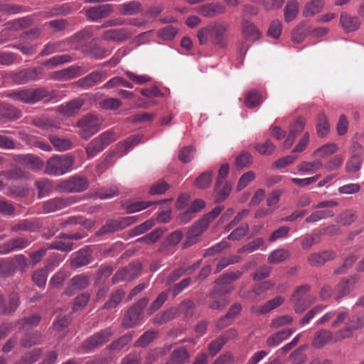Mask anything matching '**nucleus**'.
Instances as JSON below:
<instances>
[{
    "instance_id": "nucleus-23",
    "label": "nucleus",
    "mask_w": 364,
    "mask_h": 364,
    "mask_svg": "<svg viewBox=\"0 0 364 364\" xmlns=\"http://www.w3.org/2000/svg\"><path fill=\"white\" fill-rule=\"evenodd\" d=\"M225 6L220 3H209L199 6L197 12L206 18H213L225 12Z\"/></svg>"
},
{
    "instance_id": "nucleus-52",
    "label": "nucleus",
    "mask_w": 364,
    "mask_h": 364,
    "mask_svg": "<svg viewBox=\"0 0 364 364\" xmlns=\"http://www.w3.org/2000/svg\"><path fill=\"white\" fill-rule=\"evenodd\" d=\"M36 186L38 190V196L39 198L48 196L53 188V181L48 178L36 181Z\"/></svg>"
},
{
    "instance_id": "nucleus-31",
    "label": "nucleus",
    "mask_w": 364,
    "mask_h": 364,
    "mask_svg": "<svg viewBox=\"0 0 364 364\" xmlns=\"http://www.w3.org/2000/svg\"><path fill=\"white\" fill-rule=\"evenodd\" d=\"M89 277L85 274H79L73 277L65 289V294L71 295L74 290H82L88 286Z\"/></svg>"
},
{
    "instance_id": "nucleus-2",
    "label": "nucleus",
    "mask_w": 364,
    "mask_h": 364,
    "mask_svg": "<svg viewBox=\"0 0 364 364\" xmlns=\"http://www.w3.org/2000/svg\"><path fill=\"white\" fill-rule=\"evenodd\" d=\"M228 28V25L225 23H216L200 28L197 34L200 44H207L210 38L214 45L222 48H225L228 45L225 33Z\"/></svg>"
},
{
    "instance_id": "nucleus-25",
    "label": "nucleus",
    "mask_w": 364,
    "mask_h": 364,
    "mask_svg": "<svg viewBox=\"0 0 364 364\" xmlns=\"http://www.w3.org/2000/svg\"><path fill=\"white\" fill-rule=\"evenodd\" d=\"M232 290V285L226 281L222 276L215 280V286L208 293V297H215L216 296L223 297V296L230 293Z\"/></svg>"
},
{
    "instance_id": "nucleus-30",
    "label": "nucleus",
    "mask_w": 364,
    "mask_h": 364,
    "mask_svg": "<svg viewBox=\"0 0 364 364\" xmlns=\"http://www.w3.org/2000/svg\"><path fill=\"white\" fill-rule=\"evenodd\" d=\"M336 257V252L332 250H326L321 252H314L309 255L308 261L312 266H321L327 261Z\"/></svg>"
},
{
    "instance_id": "nucleus-16",
    "label": "nucleus",
    "mask_w": 364,
    "mask_h": 364,
    "mask_svg": "<svg viewBox=\"0 0 364 364\" xmlns=\"http://www.w3.org/2000/svg\"><path fill=\"white\" fill-rule=\"evenodd\" d=\"M42 75V68H29L15 73L12 75V80L17 85L26 84L30 81L38 80Z\"/></svg>"
},
{
    "instance_id": "nucleus-33",
    "label": "nucleus",
    "mask_w": 364,
    "mask_h": 364,
    "mask_svg": "<svg viewBox=\"0 0 364 364\" xmlns=\"http://www.w3.org/2000/svg\"><path fill=\"white\" fill-rule=\"evenodd\" d=\"M118 11L123 16L136 15L143 11L142 4L136 0H132L119 5Z\"/></svg>"
},
{
    "instance_id": "nucleus-42",
    "label": "nucleus",
    "mask_w": 364,
    "mask_h": 364,
    "mask_svg": "<svg viewBox=\"0 0 364 364\" xmlns=\"http://www.w3.org/2000/svg\"><path fill=\"white\" fill-rule=\"evenodd\" d=\"M41 343V335L37 331L24 333L20 339L21 346L25 348H30L33 346L40 344Z\"/></svg>"
},
{
    "instance_id": "nucleus-55",
    "label": "nucleus",
    "mask_w": 364,
    "mask_h": 364,
    "mask_svg": "<svg viewBox=\"0 0 364 364\" xmlns=\"http://www.w3.org/2000/svg\"><path fill=\"white\" fill-rule=\"evenodd\" d=\"M196 149L192 146L182 147L178 155V159L183 164H187L191 161L196 154Z\"/></svg>"
},
{
    "instance_id": "nucleus-51",
    "label": "nucleus",
    "mask_w": 364,
    "mask_h": 364,
    "mask_svg": "<svg viewBox=\"0 0 364 364\" xmlns=\"http://www.w3.org/2000/svg\"><path fill=\"white\" fill-rule=\"evenodd\" d=\"M213 172L207 171L200 173L195 181V185L200 189H205L208 188L213 179Z\"/></svg>"
},
{
    "instance_id": "nucleus-20",
    "label": "nucleus",
    "mask_w": 364,
    "mask_h": 364,
    "mask_svg": "<svg viewBox=\"0 0 364 364\" xmlns=\"http://www.w3.org/2000/svg\"><path fill=\"white\" fill-rule=\"evenodd\" d=\"M92 36L91 31L82 29L73 36H72L69 41L70 43H75V48L81 50L84 53H87L90 50V41Z\"/></svg>"
},
{
    "instance_id": "nucleus-48",
    "label": "nucleus",
    "mask_w": 364,
    "mask_h": 364,
    "mask_svg": "<svg viewBox=\"0 0 364 364\" xmlns=\"http://www.w3.org/2000/svg\"><path fill=\"white\" fill-rule=\"evenodd\" d=\"M316 124V132L319 136H326L330 129V124L326 115L321 112L318 114Z\"/></svg>"
},
{
    "instance_id": "nucleus-61",
    "label": "nucleus",
    "mask_w": 364,
    "mask_h": 364,
    "mask_svg": "<svg viewBox=\"0 0 364 364\" xmlns=\"http://www.w3.org/2000/svg\"><path fill=\"white\" fill-rule=\"evenodd\" d=\"M249 230V225L247 223H244L232 230L228 236V239L230 240H239L245 237Z\"/></svg>"
},
{
    "instance_id": "nucleus-1",
    "label": "nucleus",
    "mask_w": 364,
    "mask_h": 364,
    "mask_svg": "<svg viewBox=\"0 0 364 364\" xmlns=\"http://www.w3.org/2000/svg\"><path fill=\"white\" fill-rule=\"evenodd\" d=\"M5 96L14 101L26 105H34L41 101L49 102L56 96L55 91H50L45 87L37 88H21L9 91Z\"/></svg>"
},
{
    "instance_id": "nucleus-64",
    "label": "nucleus",
    "mask_w": 364,
    "mask_h": 364,
    "mask_svg": "<svg viewBox=\"0 0 364 364\" xmlns=\"http://www.w3.org/2000/svg\"><path fill=\"white\" fill-rule=\"evenodd\" d=\"M228 341V337L225 335H221L215 340L213 341L208 346L210 353L214 356L223 347Z\"/></svg>"
},
{
    "instance_id": "nucleus-56",
    "label": "nucleus",
    "mask_w": 364,
    "mask_h": 364,
    "mask_svg": "<svg viewBox=\"0 0 364 364\" xmlns=\"http://www.w3.org/2000/svg\"><path fill=\"white\" fill-rule=\"evenodd\" d=\"M334 213L331 210H316L314 211L309 216H308L305 221L308 223H316L322 219L331 218Z\"/></svg>"
},
{
    "instance_id": "nucleus-29",
    "label": "nucleus",
    "mask_w": 364,
    "mask_h": 364,
    "mask_svg": "<svg viewBox=\"0 0 364 364\" xmlns=\"http://www.w3.org/2000/svg\"><path fill=\"white\" fill-rule=\"evenodd\" d=\"M21 117V112L15 106L0 102V119H6L10 121H14Z\"/></svg>"
},
{
    "instance_id": "nucleus-58",
    "label": "nucleus",
    "mask_w": 364,
    "mask_h": 364,
    "mask_svg": "<svg viewBox=\"0 0 364 364\" xmlns=\"http://www.w3.org/2000/svg\"><path fill=\"white\" fill-rule=\"evenodd\" d=\"M164 232L161 228H156L151 232L136 240L137 242H144L151 245L156 242L163 235Z\"/></svg>"
},
{
    "instance_id": "nucleus-8",
    "label": "nucleus",
    "mask_w": 364,
    "mask_h": 364,
    "mask_svg": "<svg viewBox=\"0 0 364 364\" xmlns=\"http://www.w3.org/2000/svg\"><path fill=\"white\" fill-rule=\"evenodd\" d=\"M310 286L303 284L298 287L292 295L294 309L296 313H302L315 301V296L309 294Z\"/></svg>"
},
{
    "instance_id": "nucleus-14",
    "label": "nucleus",
    "mask_w": 364,
    "mask_h": 364,
    "mask_svg": "<svg viewBox=\"0 0 364 364\" xmlns=\"http://www.w3.org/2000/svg\"><path fill=\"white\" fill-rule=\"evenodd\" d=\"M76 202L75 197H55L43 202L42 208L44 213H49L62 210Z\"/></svg>"
},
{
    "instance_id": "nucleus-18",
    "label": "nucleus",
    "mask_w": 364,
    "mask_h": 364,
    "mask_svg": "<svg viewBox=\"0 0 364 364\" xmlns=\"http://www.w3.org/2000/svg\"><path fill=\"white\" fill-rule=\"evenodd\" d=\"M113 11L112 4H102L85 9V15L88 21L93 22L107 18Z\"/></svg>"
},
{
    "instance_id": "nucleus-3",
    "label": "nucleus",
    "mask_w": 364,
    "mask_h": 364,
    "mask_svg": "<svg viewBox=\"0 0 364 364\" xmlns=\"http://www.w3.org/2000/svg\"><path fill=\"white\" fill-rule=\"evenodd\" d=\"M75 157L70 154L53 155L46 163L44 173L59 176L70 172L74 166Z\"/></svg>"
},
{
    "instance_id": "nucleus-9",
    "label": "nucleus",
    "mask_w": 364,
    "mask_h": 364,
    "mask_svg": "<svg viewBox=\"0 0 364 364\" xmlns=\"http://www.w3.org/2000/svg\"><path fill=\"white\" fill-rule=\"evenodd\" d=\"M27 266V259L23 255H18L9 260H0V277H9L16 270L23 271Z\"/></svg>"
},
{
    "instance_id": "nucleus-34",
    "label": "nucleus",
    "mask_w": 364,
    "mask_h": 364,
    "mask_svg": "<svg viewBox=\"0 0 364 364\" xmlns=\"http://www.w3.org/2000/svg\"><path fill=\"white\" fill-rule=\"evenodd\" d=\"M102 74L101 72L93 71L87 75L79 79L75 82V84L78 87L84 89L90 88L101 82Z\"/></svg>"
},
{
    "instance_id": "nucleus-6",
    "label": "nucleus",
    "mask_w": 364,
    "mask_h": 364,
    "mask_svg": "<svg viewBox=\"0 0 364 364\" xmlns=\"http://www.w3.org/2000/svg\"><path fill=\"white\" fill-rule=\"evenodd\" d=\"M115 140L116 137L113 131L107 130L102 132L98 136L90 141L85 147L87 156L89 159L95 156Z\"/></svg>"
},
{
    "instance_id": "nucleus-45",
    "label": "nucleus",
    "mask_w": 364,
    "mask_h": 364,
    "mask_svg": "<svg viewBox=\"0 0 364 364\" xmlns=\"http://www.w3.org/2000/svg\"><path fill=\"white\" fill-rule=\"evenodd\" d=\"M323 5V0H311L305 4L303 9V16L309 17L319 13Z\"/></svg>"
},
{
    "instance_id": "nucleus-10",
    "label": "nucleus",
    "mask_w": 364,
    "mask_h": 364,
    "mask_svg": "<svg viewBox=\"0 0 364 364\" xmlns=\"http://www.w3.org/2000/svg\"><path fill=\"white\" fill-rule=\"evenodd\" d=\"M141 271V264L138 262H133L128 266L119 269L112 278L113 284L122 281H131L139 277Z\"/></svg>"
},
{
    "instance_id": "nucleus-39",
    "label": "nucleus",
    "mask_w": 364,
    "mask_h": 364,
    "mask_svg": "<svg viewBox=\"0 0 364 364\" xmlns=\"http://www.w3.org/2000/svg\"><path fill=\"white\" fill-rule=\"evenodd\" d=\"M263 100L262 93L256 90H251L247 92L245 96V105L252 109L259 105Z\"/></svg>"
},
{
    "instance_id": "nucleus-11",
    "label": "nucleus",
    "mask_w": 364,
    "mask_h": 364,
    "mask_svg": "<svg viewBox=\"0 0 364 364\" xmlns=\"http://www.w3.org/2000/svg\"><path fill=\"white\" fill-rule=\"evenodd\" d=\"M113 335L111 327L102 329L87 338L82 344L86 350H91L108 342Z\"/></svg>"
},
{
    "instance_id": "nucleus-54",
    "label": "nucleus",
    "mask_w": 364,
    "mask_h": 364,
    "mask_svg": "<svg viewBox=\"0 0 364 364\" xmlns=\"http://www.w3.org/2000/svg\"><path fill=\"white\" fill-rule=\"evenodd\" d=\"M156 331H147L144 332L134 343L135 347L144 348L151 343L156 337Z\"/></svg>"
},
{
    "instance_id": "nucleus-57",
    "label": "nucleus",
    "mask_w": 364,
    "mask_h": 364,
    "mask_svg": "<svg viewBox=\"0 0 364 364\" xmlns=\"http://www.w3.org/2000/svg\"><path fill=\"white\" fill-rule=\"evenodd\" d=\"M28 192V188L24 185H11L7 188V195L11 197L23 198Z\"/></svg>"
},
{
    "instance_id": "nucleus-12",
    "label": "nucleus",
    "mask_w": 364,
    "mask_h": 364,
    "mask_svg": "<svg viewBox=\"0 0 364 364\" xmlns=\"http://www.w3.org/2000/svg\"><path fill=\"white\" fill-rule=\"evenodd\" d=\"M364 326V314L353 316L346 323L345 326L336 332L335 341L350 337L355 331Z\"/></svg>"
},
{
    "instance_id": "nucleus-53",
    "label": "nucleus",
    "mask_w": 364,
    "mask_h": 364,
    "mask_svg": "<svg viewBox=\"0 0 364 364\" xmlns=\"http://www.w3.org/2000/svg\"><path fill=\"white\" fill-rule=\"evenodd\" d=\"M338 147L335 143L326 144L321 147L316 149L314 152V156H319L321 158H325L336 153Z\"/></svg>"
},
{
    "instance_id": "nucleus-50",
    "label": "nucleus",
    "mask_w": 364,
    "mask_h": 364,
    "mask_svg": "<svg viewBox=\"0 0 364 364\" xmlns=\"http://www.w3.org/2000/svg\"><path fill=\"white\" fill-rule=\"evenodd\" d=\"M299 12V3L296 0H289L284 8V19L286 22L293 21Z\"/></svg>"
},
{
    "instance_id": "nucleus-32",
    "label": "nucleus",
    "mask_w": 364,
    "mask_h": 364,
    "mask_svg": "<svg viewBox=\"0 0 364 364\" xmlns=\"http://www.w3.org/2000/svg\"><path fill=\"white\" fill-rule=\"evenodd\" d=\"M31 123L32 125L46 131H52L60 128V124L57 121L45 116L33 117Z\"/></svg>"
},
{
    "instance_id": "nucleus-28",
    "label": "nucleus",
    "mask_w": 364,
    "mask_h": 364,
    "mask_svg": "<svg viewBox=\"0 0 364 364\" xmlns=\"http://www.w3.org/2000/svg\"><path fill=\"white\" fill-rule=\"evenodd\" d=\"M0 176L4 177L8 181H21L29 179L30 173L28 171L16 166L11 169L1 171Z\"/></svg>"
},
{
    "instance_id": "nucleus-46",
    "label": "nucleus",
    "mask_w": 364,
    "mask_h": 364,
    "mask_svg": "<svg viewBox=\"0 0 364 364\" xmlns=\"http://www.w3.org/2000/svg\"><path fill=\"white\" fill-rule=\"evenodd\" d=\"M189 358L190 355L187 350L184 347H182L175 349L172 352L168 362L173 364H184L189 361Z\"/></svg>"
},
{
    "instance_id": "nucleus-37",
    "label": "nucleus",
    "mask_w": 364,
    "mask_h": 364,
    "mask_svg": "<svg viewBox=\"0 0 364 364\" xmlns=\"http://www.w3.org/2000/svg\"><path fill=\"white\" fill-rule=\"evenodd\" d=\"M340 24L346 32H353L359 28L360 21L358 17L342 13L340 18Z\"/></svg>"
},
{
    "instance_id": "nucleus-19",
    "label": "nucleus",
    "mask_w": 364,
    "mask_h": 364,
    "mask_svg": "<svg viewBox=\"0 0 364 364\" xmlns=\"http://www.w3.org/2000/svg\"><path fill=\"white\" fill-rule=\"evenodd\" d=\"M92 259L90 246H85L71 255L70 264L72 268L77 269L89 264Z\"/></svg>"
},
{
    "instance_id": "nucleus-44",
    "label": "nucleus",
    "mask_w": 364,
    "mask_h": 364,
    "mask_svg": "<svg viewBox=\"0 0 364 364\" xmlns=\"http://www.w3.org/2000/svg\"><path fill=\"white\" fill-rule=\"evenodd\" d=\"M357 212L353 209H346L336 218V223L343 226L351 225L357 220Z\"/></svg>"
},
{
    "instance_id": "nucleus-41",
    "label": "nucleus",
    "mask_w": 364,
    "mask_h": 364,
    "mask_svg": "<svg viewBox=\"0 0 364 364\" xmlns=\"http://www.w3.org/2000/svg\"><path fill=\"white\" fill-rule=\"evenodd\" d=\"M48 139L53 146L54 149L58 151H65L69 150L73 146V143L70 139L59 137L57 135H49Z\"/></svg>"
},
{
    "instance_id": "nucleus-17",
    "label": "nucleus",
    "mask_w": 364,
    "mask_h": 364,
    "mask_svg": "<svg viewBox=\"0 0 364 364\" xmlns=\"http://www.w3.org/2000/svg\"><path fill=\"white\" fill-rule=\"evenodd\" d=\"M11 157L13 161L16 164L26 166L34 171L40 170L44 166L43 161L35 154H12Z\"/></svg>"
},
{
    "instance_id": "nucleus-62",
    "label": "nucleus",
    "mask_w": 364,
    "mask_h": 364,
    "mask_svg": "<svg viewBox=\"0 0 364 364\" xmlns=\"http://www.w3.org/2000/svg\"><path fill=\"white\" fill-rule=\"evenodd\" d=\"M195 304L191 299H185L178 306L179 312L186 318L191 317L194 314Z\"/></svg>"
},
{
    "instance_id": "nucleus-7",
    "label": "nucleus",
    "mask_w": 364,
    "mask_h": 364,
    "mask_svg": "<svg viewBox=\"0 0 364 364\" xmlns=\"http://www.w3.org/2000/svg\"><path fill=\"white\" fill-rule=\"evenodd\" d=\"M102 122L100 118L94 114H87L80 119L77 127L80 128V136L87 140L101 129Z\"/></svg>"
},
{
    "instance_id": "nucleus-4",
    "label": "nucleus",
    "mask_w": 364,
    "mask_h": 364,
    "mask_svg": "<svg viewBox=\"0 0 364 364\" xmlns=\"http://www.w3.org/2000/svg\"><path fill=\"white\" fill-rule=\"evenodd\" d=\"M88 188V179L78 174L60 181L55 187V191L60 193H79L85 191Z\"/></svg>"
},
{
    "instance_id": "nucleus-5",
    "label": "nucleus",
    "mask_w": 364,
    "mask_h": 364,
    "mask_svg": "<svg viewBox=\"0 0 364 364\" xmlns=\"http://www.w3.org/2000/svg\"><path fill=\"white\" fill-rule=\"evenodd\" d=\"M149 303V299L144 297L132 305L124 315L122 325L125 328H131L138 325L143 319V311Z\"/></svg>"
},
{
    "instance_id": "nucleus-15",
    "label": "nucleus",
    "mask_w": 364,
    "mask_h": 364,
    "mask_svg": "<svg viewBox=\"0 0 364 364\" xmlns=\"http://www.w3.org/2000/svg\"><path fill=\"white\" fill-rule=\"evenodd\" d=\"M208 225L201 218L196 221L189 228L187 232L186 241L183 244V248H188L199 240V237L208 228Z\"/></svg>"
},
{
    "instance_id": "nucleus-27",
    "label": "nucleus",
    "mask_w": 364,
    "mask_h": 364,
    "mask_svg": "<svg viewBox=\"0 0 364 364\" xmlns=\"http://www.w3.org/2000/svg\"><path fill=\"white\" fill-rule=\"evenodd\" d=\"M232 188V184L228 181H226L224 185L223 182L215 181L213 189L215 203H219L225 200L230 194Z\"/></svg>"
},
{
    "instance_id": "nucleus-49",
    "label": "nucleus",
    "mask_w": 364,
    "mask_h": 364,
    "mask_svg": "<svg viewBox=\"0 0 364 364\" xmlns=\"http://www.w3.org/2000/svg\"><path fill=\"white\" fill-rule=\"evenodd\" d=\"M242 33L245 38L255 41L259 38V32L253 23L249 21L244 20L242 21Z\"/></svg>"
},
{
    "instance_id": "nucleus-60",
    "label": "nucleus",
    "mask_w": 364,
    "mask_h": 364,
    "mask_svg": "<svg viewBox=\"0 0 364 364\" xmlns=\"http://www.w3.org/2000/svg\"><path fill=\"white\" fill-rule=\"evenodd\" d=\"M132 339V335L130 333L125 334L121 336L117 340L112 341L109 346L108 348L110 350H119L125 347Z\"/></svg>"
},
{
    "instance_id": "nucleus-40",
    "label": "nucleus",
    "mask_w": 364,
    "mask_h": 364,
    "mask_svg": "<svg viewBox=\"0 0 364 364\" xmlns=\"http://www.w3.org/2000/svg\"><path fill=\"white\" fill-rule=\"evenodd\" d=\"M38 229V224L33 220H21L18 223L11 227V232H35Z\"/></svg>"
},
{
    "instance_id": "nucleus-35",
    "label": "nucleus",
    "mask_w": 364,
    "mask_h": 364,
    "mask_svg": "<svg viewBox=\"0 0 364 364\" xmlns=\"http://www.w3.org/2000/svg\"><path fill=\"white\" fill-rule=\"evenodd\" d=\"M335 338L336 333L333 335L330 331L321 330L316 333L312 345L316 348H321L330 341L336 342Z\"/></svg>"
},
{
    "instance_id": "nucleus-38",
    "label": "nucleus",
    "mask_w": 364,
    "mask_h": 364,
    "mask_svg": "<svg viewBox=\"0 0 364 364\" xmlns=\"http://www.w3.org/2000/svg\"><path fill=\"white\" fill-rule=\"evenodd\" d=\"M171 199H167L161 200L159 202H155L154 203L161 204L166 203L167 201H171ZM154 203L151 201L145 202V201H135V202H126L124 204V208L126 210L127 213H133L140 210H142L149 206H151Z\"/></svg>"
},
{
    "instance_id": "nucleus-36",
    "label": "nucleus",
    "mask_w": 364,
    "mask_h": 364,
    "mask_svg": "<svg viewBox=\"0 0 364 364\" xmlns=\"http://www.w3.org/2000/svg\"><path fill=\"white\" fill-rule=\"evenodd\" d=\"M85 103V100L82 98H75L68 102L65 105L60 107V112L68 117L75 115Z\"/></svg>"
},
{
    "instance_id": "nucleus-26",
    "label": "nucleus",
    "mask_w": 364,
    "mask_h": 364,
    "mask_svg": "<svg viewBox=\"0 0 364 364\" xmlns=\"http://www.w3.org/2000/svg\"><path fill=\"white\" fill-rule=\"evenodd\" d=\"M81 68L79 66H69L60 70L50 73V78L55 80H68L80 75Z\"/></svg>"
},
{
    "instance_id": "nucleus-59",
    "label": "nucleus",
    "mask_w": 364,
    "mask_h": 364,
    "mask_svg": "<svg viewBox=\"0 0 364 364\" xmlns=\"http://www.w3.org/2000/svg\"><path fill=\"white\" fill-rule=\"evenodd\" d=\"M71 57L69 55H55L50 59L44 61L42 65L46 67L53 68L65 63H68L71 60Z\"/></svg>"
},
{
    "instance_id": "nucleus-47",
    "label": "nucleus",
    "mask_w": 364,
    "mask_h": 364,
    "mask_svg": "<svg viewBox=\"0 0 364 364\" xmlns=\"http://www.w3.org/2000/svg\"><path fill=\"white\" fill-rule=\"evenodd\" d=\"M124 296L125 291L121 289L112 292L109 299L105 303L102 308L105 309H112L117 307Z\"/></svg>"
},
{
    "instance_id": "nucleus-63",
    "label": "nucleus",
    "mask_w": 364,
    "mask_h": 364,
    "mask_svg": "<svg viewBox=\"0 0 364 364\" xmlns=\"http://www.w3.org/2000/svg\"><path fill=\"white\" fill-rule=\"evenodd\" d=\"M42 353L41 348H36L25 353L21 358L19 364H33L38 360Z\"/></svg>"
},
{
    "instance_id": "nucleus-43",
    "label": "nucleus",
    "mask_w": 364,
    "mask_h": 364,
    "mask_svg": "<svg viewBox=\"0 0 364 364\" xmlns=\"http://www.w3.org/2000/svg\"><path fill=\"white\" fill-rule=\"evenodd\" d=\"M122 228L119 220H109L95 233L98 237L114 233L121 230Z\"/></svg>"
},
{
    "instance_id": "nucleus-22",
    "label": "nucleus",
    "mask_w": 364,
    "mask_h": 364,
    "mask_svg": "<svg viewBox=\"0 0 364 364\" xmlns=\"http://www.w3.org/2000/svg\"><path fill=\"white\" fill-rule=\"evenodd\" d=\"M31 242V241L25 237L11 238L0 245V252L1 254H8L16 250H22L27 247Z\"/></svg>"
},
{
    "instance_id": "nucleus-13",
    "label": "nucleus",
    "mask_w": 364,
    "mask_h": 364,
    "mask_svg": "<svg viewBox=\"0 0 364 364\" xmlns=\"http://www.w3.org/2000/svg\"><path fill=\"white\" fill-rule=\"evenodd\" d=\"M359 281L357 274L343 279L333 290V298L336 301H340L342 298L348 295L353 290Z\"/></svg>"
},
{
    "instance_id": "nucleus-21",
    "label": "nucleus",
    "mask_w": 364,
    "mask_h": 364,
    "mask_svg": "<svg viewBox=\"0 0 364 364\" xmlns=\"http://www.w3.org/2000/svg\"><path fill=\"white\" fill-rule=\"evenodd\" d=\"M305 124L306 119L302 117H299L293 121L290 125L289 133L283 144L284 149H287L292 146L297 135L304 130Z\"/></svg>"
},
{
    "instance_id": "nucleus-24",
    "label": "nucleus",
    "mask_w": 364,
    "mask_h": 364,
    "mask_svg": "<svg viewBox=\"0 0 364 364\" xmlns=\"http://www.w3.org/2000/svg\"><path fill=\"white\" fill-rule=\"evenodd\" d=\"M132 33L127 28H114L105 31L102 38L105 41L123 42L129 39Z\"/></svg>"
}]
</instances>
